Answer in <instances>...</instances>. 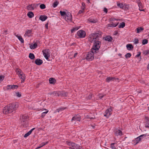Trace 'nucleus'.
I'll return each mask as SVG.
<instances>
[{
    "instance_id": "obj_1",
    "label": "nucleus",
    "mask_w": 149,
    "mask_h": 149,
    "mask_svg": "<svg viewBox=\"0 0 149 149\" xmlns=\"http://www.w3.org/2000/svg\"><path fill=\"white\" fill-rule=\"evenodd\" d=\"M101 38V34L99 33H92L89 36L88 41L91 42H95L91 50L96 53L98 51L101 45V42L99 40Z\"/></svg>"
},
{
    "instance_id": "obj_2",
    "label": "nucleus",
    "mask_w": 149,
    "mask_h": 149,
    "mask_svg": "<svg viewBox=\"0 0 149 149\" xmlns=\"http://www.w3.org/2000/svg\"><path fill=\"white\" fill-rule=\"evenodd\" d=\"M18 107V104H9L4 107L3 110V113L5 114H8L13 112L16 110Z\"/></svg>"
},
{
    "instance_id": "obj_3",
    "label": "nucleus",
    "mask_w": 149,
    "mask_h": 149,
    "mask_svg": "<svg viewBox=\"0 0 149 149\" xmlns=\"http://www.w3.org/2000/svg\"><path fill=\"white\" fill-rule=\"evenodd\" d=\"M49 95L52 97L54 96H59L61 95H63V96H66L67 94L66 93H63L59 91H54L52 92L49 93Z\"/></svg>"
},
{
    "instance_id": "obj_4",
    "label": "nucleus",
    "mask_w": 149,
    "mask_h": 149,
    "mask_svg": "<svg viewBox=\"0 0 149 149\" xmlns=\"http://www.w3.org/2000/svg\"><path fill=\"white\" fill-rule=\"evenodd\" d=\"M96 52L91 50V51L89 52L87 54L86 57V59L88 61L92 60L94 58V54Z\"/></svg>"
},
{
    "instance_id": "obj_5",
    "label": "nucleus",
    "mask_w": 149,
    "mask_h": 149,
    "mask_svg": "<svg viewBox=\"0 0 149 149\" xmlns=\"http://www.w3.org/2000/svg\"><path fill=\"white\" fill-rule=\"evenodd\" d=\"M86 35V32L84 31L80 30L77 32L76 37L77 38H84L85 37Z\"/></svg>"
},
{
    "instance_id": "obj_6",
    "label": "nucleus",
    "mask_w": 149,
    "mask_h": 149,
    "mask_svg": "<svg viewBox=\"0 0 149 149\" xmlns=\"http://www.w3.org/2000/svg\"><path fill=\"white\" fill-rule=\"evenodd\" d=\"M112 108L111 107L107 109L104 114V116L107 118H109L112 113Z\"/></svg>"
},
{
    "instance_id": "obj_7",
    "label": "nucleus",
    "mask_w": 149,
    "mask_h": 149,
    "mask_svg": "<svg viewBox=\"0 0 149 149\" xmlns=\"http://www.w3.org/2000/svg\"><path fill=\"white\" fill-rule=\"evenodd\" d=\"M67 143L68 145L71 146L73 148H72L70 147L69 149H77L79 148L80 146L79 145L75 144L74 143L71 142H68Z\"/></svg>"
},
{
    "instance_id": "obj_8",
    "label": "nucleus",
    "mask_w": 149,
    "mask_h": 149,
    "mask_svg": "<svg viewBox=\"0 0 149 149\" xmlns=\"http://www.w3.org/2000/svg\"><path fill=\"white\" fill-rule=\"evenodd\" d=\"M81 120V117L79 115H77L74 116L72 119V121L75 124H76L77 123H79Z\"/></svg>"
},
{
    "instance_id": "obj_9",
    "label": "nucleus",
    "mask_w": 149,
    "mask_h": 149,
    "mask_svg": "<svg viewBox=\"0 0 149 149\" xmlns=\"http://www.w3.org/2000/svg\"><path fill=\"white\" fill-rule=\"evenodd\" d=\"M42 52L45 58L47 60L50 56L49 50V49H46L43 50Z\"/></svg>"
},
{
    "instance_id": "obj_10",
    "label": "nucleus",
    "mask_w": 149,
    "mask_h": 149,
    "mask_svg": "<svg viewBox=\"0 0 149 149\" xmlns=\"http://www.w3.org/2000/svg\"><path fill=\"white\" fill-rule=\"evenodd\" d=\"M64 19L67 22H71L72 21V15L71 13L69 12L67 13V14L65 16Z\"/></svg>"
},
{
    "instance_id": "obj_11",
    "label": "nucleus",
    "mask_w": 149,
    "mask_h": 149,
    "mask_svg": "<svg viewBox=\"0 0 149 149\" xmlns=\"http://www.w3.org/2000/svg\"><path fill=\"white\" fill-rule=\"evenodd\" d=\"M146 135L145 134H142L136 138L134 140V142L136 143V144L138 143L139 142L141 141L143 138L145 137Z\"/></svg>"
},
{
    "instance_id": "obj_12",
    "label": "nucleus",
    "mask_w": 149,
    "mask_h": 149,
    "mask_svg": "<svg viewBox=\"0 0 149 149\" xmlns=\"http://www.w3.org/2000/svg\"><path fill=\"white\" fill-rule=\"evenodd\" d=\"M118 22H111L110 24H108L107 25V27H114L117 26L118 25Z\"/></svg>"
},
{
    "instance_id": "obj_13",
    "label": "nucleus",
    "mask_w": 149,
    "mask_h": 149,
    "mask_svg": "<svg viewBox=\"0 0 149 149\" xmlns=\"http://www.w3.org/2000/svg\"><path fill=\"white\" fill-rule=\"evenodd\" d=\"M18 88V86L16 85H8L7 86V88L8 89H12L14 90V89H17Z\"/></svg>"
},
{
    "instance_id": "obj_14",
    "label": "nucleus",
    "mask_w": 149,
    "mask_h": 149,
    "mask_svg": "<svg viewBox=\"0 0 149 149\" xmlns=\"http://www.w3.org/2000/svg\"><path fill=\"white\" fill-rule=\"evenodd\" d=\"M36 7V5L35 4H31L29 5L27 7V8L28 10H32Z\"/></svg>"
},
{
    "instance_id": "obj_15",
    "label": "nucleus",
    "mask_w": 149,
    "mask_h": 149,
    "mask_svg": "<svg viewBox=\"0 0 149 149\" xmlns=\"http://www.w3.org/2000/svg\"><path fill=\"white\" fill-rule=\"evenodd\" d=\"M115 134L116 136H121L122 135V132L118 129H116L115 131Z\"/></svg>"
},
{
    "instance_id": "obj_16",
    "label": "nucleus",
    "mask_w": 149,
    "mask_h": 149,
    "mask_svg": "<svg viewBox=\"0 0 149 149\" xmlns=\"http://www.w3.org/2000/svg\"><path fill=\"white\" fill-rule=\"evenodd\" d=\"M19 76V78L21 79V83H22L24 82L25 79V74L23 73L22 74H21Z\"/></svg>"
},
{
    "instance_id": "obj_17",
    "label": "nucleus",
    "mask_w": 149,
    "mask_h": 149,
    "mask_svg": "<svg viewBox=\"0 0 149 149\" xmlns=\"http://www.w3.org/2000/svg\"><path fill=\"white\" fill-rule=\"evenodd\" d=\"M32 31L31 30H28L26 31L24 36L25 37H29L31 35Z\"/></svg>"
},
{
    "instance_id": "obj_18",
    "label": "nucleus",
    "mask_w": 149,
    "mask_h": 149,
    "mask_svg": "<svg viewBox=\"0 0 149 149\" xmlns=\"http://www.w3.org/2000/svg\"><path fill=\"white\" fill-rule=\"evenodd\" d=\"M145 127L147 128H149V118H146V122L145 123Z\"/></svg>"
},
{
    "instance_id": "obj_19",
    "label": "nucleus",
    "mask_w": 149,
    "mask_h": 149,
    "mask_svg": "<svg viewBox=\"0 0 149 149\" xmlns=\"http://www.w3.org/2000/svg\"><path fill=\"white\" fill-rule=\"evenodd\" d=\"M35 63L37 65H40L42 63V60L38 58L35 61Z\"/></svg>"
},
{
    "instance_id": "obj_20",
    "label": "nucleus",
    "mask_w": 149,
    "mask_h": 149,
    "mask_svg": "<svg viewBox=\"0 0 149 149\" xmlns=\"http://www.w3.org/2000/svg\"><path fill=\"white\" fill-rule=\"evenodd\" d=\"M35 128H34L31 129L30 131H29L27 133H26L24 135V137H26L29 136L32 132L33 130L35 129Z\"/></svg>"
},
{
    "instance_id": "obj_21",
    "label": "nucleus",
    "mask_w": 149,
    "mask_h": 149,
    "mask_svg": "<svg viewBox=\"0 0 149 149\" xmlns=\"http://www.w3.org/2000/svg\"><path fill=\"white\" fill-rule=\"evenodd\" d=\"M15 36L21 42H24V40L21 36L16 34H15Z\"/></svg>"
},
{
    "instance_id": "obj_22",
    "label": "nucleus",
    "mask_w": 149,
    "mask_h": 149,
    "mask_svg": "<svg viewBox=\"0 0 149 149\" xmlns=\"http://www.w3.org/2000/svg\"><path fill=\"white\" fill-rule=\"evenodd\" d=\"M47 17L45 15H41L40 16L39 19L41 20L44 21H45L47 18Z\"/></svg>"
},
{
    "instance_id": "obj_23",
    "label": "nucleus",
    "mask_w": 149,
    "mask_h": 149,
    "mask_svg": "<svg viewBox=\"0 0 149 149\" xmlns=\"http://www.w3.org/2000/svg\"><path fill=\"white\" fill-rule=\"evenodd\" d=\"M110 148L112 149H117L116 144L115 143H112L110 145Z\"/></svg>"
},
{
    "instance_id": "obj_24",
    "label": "nucleus",
    "mask_w": 149,
    "mask_h": 149,
    "mask_svg": "<svg viewBox=\"0 0 149 149\" xmlns=\"http://www.w3.org/2000/svg\"><path fill=\"white\" fill-rule=\"evenodd\" d=\"M37 46V44L36 43H34L33 44H31L30 45V47L31 49H34Z\"/></svg>"
},
{
    "instance_id": "obj_25",
    "label": "nucleus",
    "mask_w": 149,
    "mask_h": 149,
    "mask_svg": "<svg viewBox=\"0 0 149 149\" xmlns=\"http://www.w3.org/2000/svg\"><path fill=\"white\" fill-rule=\"evenodd\" d=\"M79 28L80 27L79 26H77L74 27L71 30V32L72 33H73L78 30Z\"/></svg>"
},
{
    "instance_id": "obj_26",
    "label": "nucleus",
    "mask_w": 149,
    "mask_h": 149,
    "mask_svg": "<svg viewBox=\"0 0 149 149\" xmlns=\"http://www.w3.org/2000/svg\"><path fill=\"white\" fill-rule=\"evenodd\" d=\"M105 40L106 41H111L112 40V38L111 37L108 36L105 38Z\"/></svg>"
},
{
    "instance_id": "obj_27",
    "label": "nucleus",
    "mask_w": 149,
    "mask_h": 149,
    "mask_svg": "<svg viewBox=\"0 0 149 149\" xmlns=\"http://www.w3.org/2000/svg\"><path fill=\"white\" fill-rule=\"evenodd\" d=\"M27 16L29 17V18H32L34 16V14L32 12H29L28 13H27Z\"/></svg>"
},
{
    "instance_id": "obj_28",
    "label": "nucleus",
    "mask_w": 149,
    "mask_h": 149,
    "mask_svg": "<svg viewBox=\"0 0 149 149\" xmlns=\"http://www.w3.org/2000/svg\"><path fill=\"white\" fill-rule=\"evenodd\" d=\"M126 47L128 50H131L133 48V46L131 44L127 45Z\"/></svg>"
},
{
    "instance_id": "obj_29",
    "label": "nucleus",
    "mask_w": 149,
    "mask_h": 149,
    "mask_svg": "<svg viewBox=\"0 0 149 149\" xmlns=\"http://www.w3.org/2000/svg\"><path fill=\"white\" fill-rule=\"evenodd\" d=\"M16 71L18 76L20 75L21 74L23 73L20 70L18 69H16Z\"/></svg>"
},
{
    "instance_id": "obj_30",
    "label": "nucleus",
    "mask_w": 149,
    "mask_h": 149,
    "mask_svg": "<svg viewBox=\"0 0 149 149\" xmlns=\"http://www.w3.org/2000/svg\"><path fill=\"white\" fill-rule=\"evenodd\" d=\"M136 30L137 33H139L142 31L143 30V28L142 27H140L137 28Z\"/></svg>"
},
{
    "instance_id": "obj_31",
    "label": "nucleus",
    "mask_w": 149,
    "mask_h": 149,
    "mask_svg": "<svg viewBox=\"0 0 149 149\" xmlns=\"http://www.w3.org/2000/svg\"><path fill=\"white\" fill-rule=\"evenodd\" d=\"M114 79V77H108L107 78L106 81L107 82H109L113 80Z\"/></svg>"
},
{
    "instance_id": "obj_32",
    "label": "nucleus",
    "mask_w": 149,
    "mask_h": 149,
    "mask_svg": "<svg viewBox=\"0 0 149 149\" xmlns=\"http://www.w3.org/2000/svg\"><path fill=\"white\" fill-rule=\"evenodd\" d=\"M60 13L61 16L63 17L64 18L65 16L67 14V13L65 12L62 11H60Z\"/></svg>"
},
{
    "instance_id": "obj_33",
    "label": "nucleus",
    "mask_w": 149,
    "mask_h": 149,
    "mask_svg": "<svg viewBox=\"0 0 149 149\" xmlns=\"http://www.w3.org/2000/svg\"><path fill=\"white\" fill-rule=\"evenodd\" d=\"M49 80L50 84H54L55 82V80L53 78H49Z\"/></svg>"
},
{
    "instance_id": "obj_34",
    "label": "nucleus",
    "mask_w": 149,
    "mask_h": 149,
    "mask_svg": "<svg viewBox=\"0 0 149 149\" xmlns=\"http://www.w3.org/2000/svg\"><path fill=\"white\" fill-rule=\"evenodd\" d=\"M125 23L124 22H122L118 26V27L119 28H123L125 27Z\"/></svg>"
},
{
    "instance_id": "obj_35",
    "label": "nucleus",
    "mask_w": 149,
    "mask_h": 149,
    "mask_svg": "<svg viewBox=\"0 0 149 149\" xmlns=\"http://www.w3.org/2000/svg\"><path fill=\"white\" fill-rule=\"evenodd\" d=\"M129 8V6L128 5L125 4L123 5V9L125 10H127Z\"/></svg>"
},
{
    "instance_id": "obj_36",
    "label": "nucleus",
    "mask_w": 149,
    "mask_h": 149,
    "mask_svg": "<svg viewBox=\"0 0 149 149\" xmlns=\"http://www.w3.org/2000/svg\"><path fill=\"white\" fill-rule=\"evenodd\" d=\"M123 5L124 4L122 3H117V6L120 7V8H123Z\"/></svg>"
},
{
    "instance_id": "obj_37",
    "label": "nucleus",
    "mask_w": 149,
    "mask_h": 149,
    "mask_svg": "<svg viewBox=\"0 0 149 149\" xmlns=\"http://www.w3.org/2000/svg\"><path fill=\"white\" fill-rule=\"evenodd\" d=\"M29 58L32 59H33L35 58L34 55L32 53H30L29 55Z\"/></svg>"
},
{
    "instance_id": "obj_38",
    "label": "nucleus",
    "mask_w": 149,
    "mask_h": 149,
    "mask_svg": "<svg viewBox=\"0 0 149 149\" xmlns=\"http://www.w3.org/2000/svg\"><path fill=\"white\" fill-rule=\"evenodd\" d=\"M88 20L89 22L94 23H95L97 22V20L92 19H89Z\"/></svg>"
},
{
    "instance_id": "obj_39",
    "label": "nucleus",
    "mask_w": 149,
    "mask_h": 149,
    "mask_svg": "<svg viewBox=\"0 0 149 149\" xmlns=\"http://www.w3.org/2000/svg\"><path fill=\"white\" fill-rule=\"evenodd\" d=\"M131 56V54L130 53H128L126 55H125V57L126 58H130Z\"/></svg>"
},
{
    "instance_id": "obj_40",
    "label": "nucleus",
    "mask_w": 149,
    "mask_h": 149,
    "mask_svg": "<svg viewBox=\"0 0 149 149\" xmlns=\"http://www.w3.org/2000/svg\"><path fill=\"white\" fill-rule=\"evenodd\" d=\"M58 2L57 1H56V2H54L53 5V7L54 8L56 7L58 5Z\"/></svg>"
},
{
    "instance_id": "obj_41",
    "label": "nucleus",
    "mask_w": 149,
    "mask_h": 149,
    "mask_svg": "<svg viewBox=\"0 0 149 149\" xmlns=\"http://www.w3.org/2000/svg\"><path fill=\"white\" fill-rule=\"evenodd\" d=\"M46 111L45 112H43L41 114V116L42 117H44L45 115L48 112V111L47 110H46Z\"/></svg>"
},
{
    "instance_id": "obj_42",
    "label": "nucleus",
    "mask_w": 149,
    "mask_h": 149,
    "mask_svg": "<svg viewBox=\"0 0 149 149\" xmlns=\"http://www.w3.org/2000/svg\"><path fill=\"white\" fill-rule=\"evenodd\" d=\"M110 19V21H113L114 22H115L116 21H118L119 20V19H116L114 18H111Z\"/></svg>"
},
{
    "instance_id": "obj_43",
    "label": "nucleus",
    "mask_w": 149,
    "mask_h": 149,
    "mask_svg": "<svg viewBox=\"0 0 149 149\" xmlns=\"http://www.w3.org/2000/svg\"><path fill=\"white\" fill-rule=\"evenodd\" d=\"M148 42V41L146 39H144L143 40L142 42V44L143 45H145L147 44Z\"/></svg>"
},
{
    "instance_id": "obj_44",
    "label": "nucleus",
    "mask_w": 149,
    "mask_h": 149,
    "mask_svg": "<svg viewBox=\"0 0 149 149\" xmlns=\"http://www.w3.org/2000/svg\"><path fill=\"white\" fill-rule=\"evenodd\" d=\"M40 8L41 9H43L45 8V6L44 4H42L40 5Z\"/></svg>"
},
{
    "instance_id": "obj_45",
    "label": "nucleus",
    "mask_w": 149,
    "mask_h": 149,
    "mask_svg": "<svg viewBox=\"0 0 149 149\" xmlns=\"http://www.w3.org/2000/svg\"><path fill=\"white\" fill-rule=\"evenodd\" d=\"M15 95L17 97H19L21 96V95L19 93L17 92L15 93Z\"/></svg>"
},
{
    "instance_id": "obj_46",
    "label": "nucleus",
    "mask_w": 149,
    "mask_h": 149,
    "mask_svg": "<svg viewBox=\"0 0 149 149\" xmlns=\"http://www.w3.org/2000/svg\"><path fill=\"white\" fill-rule=\"evenodd\" d=\"M85 8V4L84 3H82V6L81 7V9L83 10H84Z\"/></svg>"
},
{
    "instance_id": "obj_47",
    "label": "nucleus",
    "mask_w": 149,
    "mask_h": 149,
    "mask_svg": "<svg viewBox=\"0 0 149 149\" xmlns=\"http://www.w3.org/2000/svg\"><path fill=\"white\" fill-rule=\"evenodd\" d=\"M47 143V142L46 143H42V145L41 146H39V147H38L36 149H38V148H40L41 147H42V146H44V145H45Z\"/></svg>"
},
{
    "instance_id": "obj_48",
    "label": "nucleus",
    "mask_w": 149,
    "mask_h": 149,
    "mask_svg": "<svg viewBox=\"0 0 149 149\" xmlns=\"http://www.w3.org/2000/svg\"><path fill=\"white\" fill-rule=\"evenodd\" d=\"M137 2L138 3V6H139V8H140V6H141L142 3L140 2V1H137Z\"/></svg>"
},
{
    "instance_id": "obj_49",
    "label": "nucleus",
    "mask_w": 149,
    "mask_h": 149,
    "mask_svg": "<svg viewBox=\"0 0 149 149\" xmlns=\"http://www.w3.org/2000/svg\"><path fill=\"white\" fill-rule=\"evenodd\" d=\"M139 40L138 39H135L134 40V42L135 44H137L139 42Z\"/></svg>"
},
{
    "instance_id": "obj_50",
    "label": "nucleus",
    "mask_w": 149,
    "mask_h": 149,
    "mask_svg": "<svg viewBox=\"0 0 149 149\" xmlns=\"http://www.w3.org/2000/svg\"><path fill=\"white\" fill-rule=\"evenodd\" d=\"M4 77L3 76H0V82L2 81Z\"/></svg>"
},
{
    "instance_id": "obj_51",
    "label": "nucleus",
    "mask_w": 149,
    "mask_h": 149,
    "mask_svg": "<svg viewBox=\"0 0 149 149\" xmlns=\"http://www.w3.org/2000/svg\"><path fill=\"white\" fill-rule=\"evenodd\" d=\"M149 52L148 51H145L144 52V54L145 55H147L149 54Z\"/></svg>"
},
{
    "instance_id": "obj_52",
    "label": "nucleus",
    "mask_w": 149,
    "mask_h": 149,
    "mask_svg": "<svg viewBox=\"0 0 149 149\" xmlns=\"http://www.w3.org/2000/svg\"><path fill=\"white\" fill-rule=\"evenodd\" d=\"M84 10H83L82 9H81V10H80L79 11V12L78 13L79 14H81V13H83V11H84Z\"/></svg>"
},
{
    "instance_id": "obj_53",
    "label": "nucleus",
    "mask_w": 149,
    "mask_h": 149,
    "mask_svg": "<svg viewBox=\"0 0 149 149\" xmlns=\"http://www.w3.org/2000/svg\"><path fill=\"white\" fill-rule=\"evenodd\" d=\"M104 11L106 13L107 12V10L106 8H104Z\"/></svg>"
},
{
    "instance_id": "obj_54",
    "label": "nucleus",
    "mask_w": 149,
    "mask_h": 149,
    "mask_svg": "<svg viewBox=\"0 0 149 149\" xmlns=\"http://www.w3.org/2000/svg\"><path fill=\"white\" fill-rule=\"evenodd\" d=\"M92 97V95L90 94L88 97V98L89 99H90Z\"/></svg>"
},
{
    "instance_id": "obj_55",
    "label": "nucleus",
    "mask_w": 149,
    "mask_h": 149,
    "mask_svg": "<svg viewBox=\"0 0 149 149\" xmlns=\"http://www.w3.org/2000/svg\"><path fill=\"white\" fill-rule=\"evenodd\" d=\"M140 52H139V53H138L136 56V57H139V56L140 55Z\"/></svg>"
},
{
    "instance_id": "obj_56",
    "label": "nucleus",
    "mask_w": 149,
    "mask_h": 149,
    "mask_svg": "<svg viewBox=\"0 0 149 149\" xmlns=\"http://www.w3.org/2000/svg\"><path fill=\"white\" fill-rule=\"evenodd\" d=\"M45 27L47 28V29H48V24H46L45 25Z\"/></svg>"
},
{
    "instance_id": "obj_57",
    "label": "nucleus",
    "mask_w": 149,
    "mask_h": 149,
    "mask_svg": "<svg viewBox=\"0 0 149 149\" xmlns=\"http://www.w3.org/2000/svg\"><path fill=\"white\" fill-rule=\"evenodd\" d=\"M103 97V96H102L101 95H100L99 96V98H100V99H101Z\"/></svg>"
},
{
    "instance_id": "obj_58",
    "label": "nucleus",
    "mask_w": 149,
    "mask_h": 149,
    "mask_svg": "<svg viewBox=\"0 0 149 149\" xmlns=\"http://www.w3.org/2000/svg\"><path fill=\"white\" fill-rule=\"evenodd\" d=\"M77 53H76L74 54V57H75L77 55Z\"/></svg>"
},
{
    "instance_id": "obj_59",
    "label": "nucleus",
    "mask_w": 149,
    "mask_h": 149,
    "mask_svg": "<svg viewBox=\"0 0 149 149\" xmlns=\"http://www.w3.org/2000/svg\"><path fill=\"white\" fill-rule=\"evenodd\" d=\"M139 10H140V11H144V9H143V10H141V9H140V8H139Z\"/></svg>"
},
{
    "instance_id": "obj_60",
    "label": "nucleus",
    "mask_w": 149,
    "mask_h": 149,
    "mask_svg": "<svg viewBox=\"0 0 149 149\" xmlns=\"http://www.w3.org/2000/svg\"><path fill=\"white\" fill-rule=\"evenodd\" d=\"M87 0L88 1V3H90V0Z\"/></svg>"
},
{
    "instance_id": "obj_61",
    "label": "nucleus",
    "mask_w": 149,
    "mask_h": 149,
    "mask_svg": "<svg viewBox=\"0 0 149 149\" xmlns=\"http://www.w3.org/2000/svg\"><path fill=\"white\" fill-rule=\"evenodd\" d=\"M7 32V31H5V34H6V33Z\"/></svg>"
},
{
    "instance_id": "obj_62",
    "label": "nucleus",
    "mask_w": 149,
    "mask_h": 149,
    "mask_svg": "<svg viewBox=\"0 0 149 149\" xmlns=\"http://www.w3.org/2000/svg\"><path fill=\"white\" fill-rule=\"evenodd\" d=\"M63 109L62 108L61 109H60L62 110L63 109Z\"/></svg>"
},
{
    "instance_id": "obj_63",
    "label": "nucleus",
    "mask_w": 149,
    "mask_h": 149,
    "mask_svg": "<svg viewBox=\"0 0 149 149\" xmlns=\"http://www.w3.org/2000/svg\"><path fill=\"white\" fill-rule=\"evenodd\" d=\"M148 110H149V107H148Z\"/></svg>"
},
{
    "instance_id": "obj_64",
    "label": "nucleus",
    "mask_w": 149,
    "mask_h": 149,
    "mask_svg": "<svg viewBox=\"0 0 149 149\" xmlns=\"http://www.w3.org/2000/svg\"><path fill=\"white\" fill-rule=\"evenodd\" d=\"M148 36L149 37V35H148Z\"/></svg>"
}]
</instances>
